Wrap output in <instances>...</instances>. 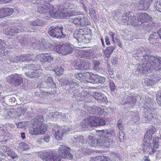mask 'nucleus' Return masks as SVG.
Instances as JSON below:
<instances>
[{
	"mask_svg": "<svg viewBox=\"0 0 161 161\" xmlns=\"http://www.w3.org/2000/svg\"><path fill=\"white\" fill-rule=\"evenodd\" d=\"M37 11L40 14L48 13L51 17L56 18H67L73 15L66 8L63 9L58 6L54 8L53 6L48 3L38 4Z\"/></svg>",
	"mask_w": 161,
	"mask_h": 161,
	"instance_id": "1",
	"label": "nucleus"
},
{
	"mask_svg": "<svg viewBox=\"0 0 161 161\" xmlns=\"http://www.w3.org/2000/svg\"><path fill=\"white\" fill-rule=\"evenodd\" d=\"M43 117L41 115L37 116L32 120L33 127L31 130V133L33 135L43 134L47 128L46 124L42 123L43 121Z\"/></svg>",
	"mask_w": 161,
	"mask_h": 161,
	"instance_id": "2",
	"label": "nucleus"
},
{
	"mask_svg": "<svg viewBox=\"0 0 161 161\" xmlns=\"http://www.w3.org/2000/svg\"><path fill=\"white\" fill-rule=\"evenodd\" d=\"M109 139V141L107 140V142H106V139H98V140H97L95 136H89L86 141L89 145L93 147L102 146L108 148L113 143L112 139L111 138Z\"/></svg>",
	"mask_w": 161,
	"mask_h": 161,
	"instance_id": "3",
	"label": "nucleus"
},
{
	"mask_svg": "<svg viewBox=\"0 0 161 161\" xmlns=\"http://www.w3.org/2000/svg\"><path fill=\"white\" fill-rule=\"evenodd\" d=\"M70 129L67 126H60L56 125L55 127L53 129L52 133L54 135L56 139L59 141L62 139L63 134L70 131Z\"/></svg>",
	"mask_w": 161,
	"mask_h": 161,
	"instance_id": "4",
	"label": "nucleus"
},
{
	"mask_svg": "<svg viewBox=\"0 0 161 161\" xmlns=\"http://www.w3.org/2000/svg\"><path fill=\"white\" fill-rule=\"evenodd\" d=\"M71 23H73L76 26H85L90 25V22L87 17L82 14L71 19Z\"/></svg>",
	"mask_w": 161,
	"mask_h": 161,
	"instance_id": "5",
	"label": "nucleus"
},
{
	"mask_svg": "<svg viewBox=\"0 0 161 161\" xmlns=\"http://www.w3.org/2000/svg\"><path fill=\"white\" fill-rule=\"evenodd\" d=\"M55 49L58 53L63 55L70 54L72 53L73 51L72 47L68 44L57 45Z\"/></svg>",
	"mask_w": 161,
	"mask_h": 161,
	"instance_id": "6",
	"label": "nucleus"
},
{
	"mask_svg": "<svg viewBox=\"0 0 161 161\" xmlns=\"http://www.w3.org/2000/svg\"><path fill=\"white\" fill-rule=\"evenodd\" d=\"M34 56V58L32 59L33 61H36L38 59H42L40 61L42 63L44 64V66L46 67V65H49L52 61L53 60V57H52L50 54H42L35 56L33 54Z\"/></svg>",
	"mask_w": 161,
	"mask_h": 161,
	"instance_id": "7",
	"label": "nucleus"
},
{
	"mask_svg": "<svg viewBox=\"0 0 161 161\" xmlns=\"http://www.w3.org/2000/svg\"><path fill=\"white\" fill-rule=\"evenodd\" d=\"M63 30V27L62 26H52L49 29L48 32L49 34L52 37L60 39L63 37L62 36H64Z\"/></svg>",
	"mask_w": 161,
	"mask_h": 161,
	"instance_id": "8",
	"label": "nucleus"
},
{
	"mask_svg": "<svg viewBox=\"0 0 161 161\" xmlns=\"http://www.w3.org/2000/svg\"><path fill=\"white\" fill-rule=\"evenodd\" d=\"M43 161H60V156L52 151L45 152L42 157Z\"/></svg>",
	"mask_w": 161,
	"mask_h": 161,
	"instance_id": "9",
	"label": "nucleus"
},
{
	"mask_svg": "<svg viewBox=\"0 0 161 161\" xmlns=\"http://www.w3.org/2000/svg\"><path fill=\"white\" fill-rule=\"evenodd\" d=\"M98 135L100 136V139H106L105 142H106L107 140L109 141L111 138L113 142V137L115 136L116 134L113 130H99Z\"/></svg>",
	"mask_w": 161,
	"mask_h": 161,
	"instance_id": "10",
	"label": "nucleus"
},
{
	"mask_svg": "<svg viewBox=\"0 0 161 161\" xmlns=\"http://www.w3.org/2000/svg\"><path fill=\"white\" fill-rule=\"evenodd\" d=\"M88 112L91 114H97L104 116L108 115L107 110L105 107H97L94 106L89 107L88 109Z\"/></svg>",
	"mask_w": 161,
	"mask_h": 161,
	"instance_id": "11",
	"label": "nucleus"
},
{
	"mask_svg": "<svg viewBox=\"0 0 161 161\" xmlns=\"http://www.w3.org/2000/svg\"><path fill=\"white\" fill-rule=\"evenodd\" d=\"M70 148L64 145H61L58 150L61 157L64 158L71 159L73 158V155L70 152Z\"/></svg>",
	"mask_w": 161,
	"mask_h": 161,
	"instance_id": "12",
	"label": "nucleus"
},
{
	"mask_svg": "<svg viewBox=\"0 0 161 161\" xmlns=\"http://www.w3.org/2000/svg\"><path fill=\"white\" fill-rule=\"evenodd\" d=\"M134 15L132 13H125L122 15V22L124 24H130L134 26Z\"/></svg>",
	"mask_w": 161,
	"mask_h": 161,
	"instance_id": "13",
	"label": "nucleus"
},
{
	"mask_svg": "<svg viewBox=\"0 0 161 161\" xmlns=\"http://www.w3.org/2000/svg\"><path fill=\"white\" fill-rule=\"evenodd\" d=\"M136 19L134 18V26L140 25L147 21L148 18V14L146 13H138Z\"/></svg>",
	"mask_w": 161,
	"mask_h": 161,
	"instance_id": "14",
	"label": "nucleus"
},
{
	"mask_svg": "<svg viewBox=\"0 0 161 161\" xmlns=\"http://www.w3.org/2000/svg\"><path fill=\"white\" fill-rule=\"evenodd\" d=\"M152 67L153 71L161 70V58L152 56Z\"/></svg>",
	"mask_w": 161,
	"mask_h": 161,
	"instance_id": "15",
	"label": "nucleus"
},
{
	"mask_svg": "<svg viewBox=\"0 0 161 161\" xmlns=\"http://www.w3.org/2000/svg\"><path fill=\"white\" fill-rule=\"evenodd\" d=\"M26 28H23V27L20 26H17L13 27L12 28H8L6 30V31H7V32H5L6 34L11 36H14V34H17L19 32H25Z\"/></svg>",
	"mask_w": 161,
	"mask_h": 161,
	"instance_id": "16",
	"label": "nucleus"
},
{
	"mask_svg": "<svg viewBox=\"0 0 161 161\" xmlns=\"http://www.w3.org/2000/svg\"><path fill=\"white\" fill-rule=\"evenodd\" d=\"M136 100V97L133 96V94L129 92L126 93L123 99V100L126 103L130 104V107L134 105Z\"/></svg>",
	"mask_w": 161,
	"mask_h": 161,
	"instance_id": "17",
	"label": "nucleus"
},
{
	"mask_svg": "<svg viewBox=\"0 0 161 161\" xmlns=\"http://www.w3.org/2000/svg\"><path fill=\"white\" fill-rule=\"evenodd\" d=\"M51 63L48 65V66L46 67L49 70H52L56 72L58 75L63 74L64 69L63 67H58V66L55 67L53 64H50Z\"/></svg>",
	"mask_w": 161,
	"mask_h": 161,
	"instance_id": "18",
	"label": "nucleus"
},
{
	"mask_svg": "<svg viewBox=\"0 0 161 161\" xmlns=\"http://www.w3.org/2000/svg\"><path fill=\"white\" fill-rule=\"evenodd\" d=\"M151 136V130H147L145 134L143 144L146 146H149L150 145Z\"/></svg>",
	"mask_w": 161,
	"mask_h": 161,
	"instance_id": "19",
	"label": "nucleus"
},
{
	"mask_svg": "<svg viewBox=\"0 0 161 161\" xmlns=\"http://www.w3.org/2000/svg\"><path fill=\"white\" fill-rule=\"evenodd\" d=\"M118 128L120 131H119V140L120 142H122L124 141V133L122 131L124 129V127L120 121H118L117 122Z\"/></svg>",
	"mask_w": 161,
	"mask_h": 161,
	"instance_id": "20",
	"label": "nucleus"
},
{
	"mask_svg": "<svg viewBox=\"0 0 161 161\" xmlns=\"http://www.w3.org/2000/svg\"><path fill=\"white\" fill-rule=\"evenodd\" d=\"M149 4L145 0H141L139 3L138 8L142 10H146L149 7Z\"/></svg>",
	"mask_w": 161,
	"mask_h": 161,
	"instance_id": "21",
	"label": "nucleus"
},
{
	"mask_svg": "<svg viewBox=\"0 0 161 161\" xmlns=\"http://www.w3.org/2000/svg\"><path fill=\"white\" fill-rule=\"evenodd\" d=\"M41 71V70H39L32 71L25 73V75L31 78L38 77L40 75Z\"/></svg>",
	"mask_w": 161,
	"mask_h": 161,
	"instance_id": "22",
	"label": "nucleus"
},
{
	"mask_svg": "<svg viewBox=\"0 0 161 161\" xmlns=\"http://www.w3.org/2000/svg\"><path fill=\"white\" fill-rule=\"evenodd\" d=\"M34 55L32 54L21 55H19L21 62L24 61H30L33 59Z\"/></svg>",
	"mask_w": 161,
	"mask_h": 161,
	"instance_id": "23",
	"label": "nucleus"
},
{
	"mask_svg": "<svg viewBox=\"0 0 161 161\" xmlns=\"http://www.w3.org/2000/svg\"><path fill=\"white\" fill-rule=\"evenodd\" d=\"M90 161H110V159L104 156L91 158Z\"/></svg>",
	"mask_w": 161,
	"mask_h": 161,
	"instance_id": "24",
	"label": "nucleus"
},
{
	"mask_svg": "<svg viewBox=\"0 0 161 161\" xmlns=\"http://www.w3.org/2000/svg\"><path fill=\"white\" fill-rule=\"evenodd\" d=\"M28 24L31 26H41L44 24V22L42 20L37 19L35 20L29 21Z\"/></svg>",
	"mask_w": 161,
	"mask_h": 161,
	"instance_id": "25",
	"label": "nucleus"
},
{
	"mask_svg": "<svg viewBox=\"0 0 161 161\" xmlns=\"http://www.w3.org/2000/svg\"><path fill=\"white\" fill-rule=\"evenodd\" d=\"M23 82V78L21 75L16 74L15 75V76H14V83L15 84V86H19Z\"/></svg>",
	"mask_w": 161,
	"mask_h": 161,
	"instance_id": "26",
	"label": "nucleus"
},
{
	"mask_svg": "<svg viewBox=\"0 0 161 161\" xmlns=\"http://www.w3.org/2000/svg\"><path fill=\"white\" fill-rule=\"evenodd\" d=\"M115 46H110L107 47L104 50V53L105 57L109 58L114 49Z\"/></svg>",
	"mask_w": 161,
	"mask_h": 161,
	"instance_id": "27",
	"label": "nucleus"
},
{
	"mask_svg": "<svg viewBox=\"0 0 161 161\" xmlns=\"http://www.w3.org/2000/svg\"><path fill=\"white\" fill-rule=\"evenodd\" d=\"M89 119L86 118L80 124V125L83 129L82 130H86L89 126H90Z\"/></svg>",
	"mask_w": 161,
	"mask_h": 161,
	"instance_id": "28",
	"label": "nucleus"
},
{
	"mask_svg": "<svg viewBox=\"0 0 161 161\" xmlns=\"http://www.w3.org/2000/svg\"><path fill=\"white\" fill-rule=\"evenodd\" d=\"M136 68L133 70V73L139 75L145 72V68H144L142 65L138 64Z\"/></svg>",
	"mask_w": 161,
	"mask_h": 161,
	"instance_id": "29",
	"label": "nucleus"
},
{
	"mask_svg": "<svg viewBox=\"0 0 161 161\" xmlns=\"http://www.w3.org/2000/svg\"><path fill=\"white\" fill-rule=\"evenodd\" d=\"M89 119L90 122V126L95 127L98 126L99 120L97 117H91Z\"/></svg>",
	"mask_w": 161,
	"mask_h": 161,
	"instance_id": "30",
	"label": "nucleus"
},
{
	"mask_svg": "<svg viewBox=\"0 0 161 161\" xmlns=\"http://www.w3.org/2000/svg\"><path fill=\"white\" fill-rule=\"evenodd\" d=\"M75 69H87V66H83L81 64L80 59H78L75 62Z\"/></svg>",
	"mask_w": 161,
	"mask_h": 161,
	"instance_id": "31",
	"label": "nucleus"
},
{
	"mask_svg": "<svg viewBox=\"0 0 161 161\" xmlns=\"http://www.w3.org/2000/svg\"><path fill=\"white\" fill-rule=\"evenodd\" d=\"M74 138L80 143H84L86 142V138L79 134H75L74 136Z\"/></svg>",
	"mask_w": 161,
	"mask_h": 161,
	"instance_id": "32",
	"label": "nucleus"
},
{
	"mask_svg": "<svg viewBox=\"0 0 161 161\" xmlns=\"http://www.w3.org/2000/svg\"><path fill=\"white\" fill-rule=\"evenodd\" d=\"M66 85L69 87V89H72V90H73V89L74 88H76L77 87L78 83L76 82L73 81H72L69 80L66 83Z\"/></svg>",
	"mask_w": 161,
	"mask_h": 161,
	"instance_id": "33",
	"label": "nucleus"
},
{
	"mask_svg": "<svg viewBox=\"0 0 161 161\" xmlns=\"http://www.w3.org/2000/svg\"><path fill=\"white\" fill-rule=\"evenodd\" d=\"M90 73H83V76L82 77V82H84L85 83H87L88 82L91 83L90 81V80L89 79V78L90 76Z\"/></svg>",
	"mask_w": 161,
	"mask_h": 161,
	"instance_id": "34",
	"label": "nucleus"
},
{
	"mask_svg": "<svg viewBox=\"0 0 161 161\" xmlns=\"http://www.w3.org/2000/svg\"><path fill=\"white\" fill-rule=\"evenodd\" d=\"M150 111L151 110L148 109V112L145 113L144 121L146 123H149L151 121V114L150 113Z\"/></svg>",
	"mask_w": 161,
	"mask_h": 161,
	"instance_id": "35",
	"label": "nucleus"
},
{
	"mask_svg": "<svg viewBox=\"0 0 161 161\" xmlns=\"http://www.w3.org/2000/svg\"><path fill=\"white\" fill-rule=\"evenodd\" d=\"M74 36L78 42H82L83 39L84 38L83 34L78 33L75 32L74 34Z\"/></svg>",
	"mask_w": 161,
	"mask_h": 161,
	"instance_id": "36",
	"label": "nucleus"
},
{
	"mask_svg": "<svg viewBox=\"0 0 161 161\" xmlns=\"http://www.w3.org/2000/svg\"><path fill=\"white\" fill-rule=\"evenodd\" d=\"M17 145L18 147L22 150H25L30 147L29 145L25 143L19 142L17 143Z\"/></svg>",
	"mask_w": 161,
	"mask_h": 161,
	"instance_id": "37",
	"label": "nucleus"
},
{
	"mask_svg": "<svg viewBox=\"0 0 161 161\" xmlns=\"http://www.w3.org/2000/svg\"><path fill=\"white\" fill-rule=\"evenodd\" d=\"M17 111L16 110L13 108L10 109L7 112V114L8 116L12 118L14 117L17 114Z\"/></svg>",
	"mask_w": 161,
	"mask_h": 161,
	"instance_id": "38",
	"label": "nucleus"
},
{
	"mask_svg": "<svg viewBox=\"0 0 161 161\" xmlns=\"http://www.w3.org/2000/svg\"><path fill=\"white\" fill-rule=\"evenodd\" d=\"M131 114L132 115V120H133V121H134L135 122H136L138 121L140 119V117L137 115V112H132L131 113Z\"/></svg>",
	"mask_w": 161,
	"mask_h": 161,
	"instance_id": "39",
	"label": "nucleus"
},
{
	"mask_svg": "<svg viewBox=\"0 0 161 161\" xmlns=\"http://www.w3.org/2000/svg\"><path fill=\"white\" fill-rule=\"evenodd\" d=\"M16 74H14L7 76L6 78L7 81L9 83H14V76H15Z\"/></svg>",
	"mask_w": 161,
	"mask_h": 161,
	"instance_id": "40",
	"label": "nucleus"
},
{
	"mask_svg": "<svg viewBox=\"0 0 161 161\" xmlns=\"http://www.w3.org/2000/svg\"><path fill=\"white\" fill-rule=\"evenodd\" d=\"M6 16L11 15L14 12L13 10L9 8H4Z\"/></svg>",
	"mask_w": 161,
	"mask_h": 161,
	"instance_id": "41",
	"label": "nucleus"
},
{
	"mask_svg": "<svg viewBox=\"0 0 161 161\" xmlns=\"http://www.w3.org/2000/svg\"><path fill=\"white\" fill-rule=\"evenodd\" d=\"M98 76L97 75H94V74H92V77H91L93 79V80H90L91 83H97V81Z\"/></svg>",
	"mask_w": 161,
	"mask_h": 161,
	"instance_id": "42",
	"label": "nucleus"
},
{
	"mask_svg": "<svg viewBox=\"0 0 161 161\" xmlns=\"http://www.w3.org/2000/svg\"><path fill=\"white\" fill-rule=\"evenodd\" d=\"M98 126H103L106 124V121L103 118L98 117Z\"/></svg>",
	"mask_w": 161,
	"mask_h": 161,
	"instance_id": "43",
	"label": "nucleus"
},
{
	"mask_svg": "<svg viewBox=\"0 0 161 161\" xmlns=\"http://www.w3.org/2000/svg\"><path fill=\"white\" fill-rule=\"evenodd\" d=\"M106 99V97L105 95L101 93V95L97 100L98 102L101 103L105 101Z\"/></svg>",
	"mask_w": 161,
	"mask_h": 161,
	"instance_id": "44",
	"label": "nucleus"
},
{
	"mask_svg": "<svg viewBox=\"0 0 161 161\" xmlns=\"http://www.w3.org/2000/svg\"><path fill=\"white\" fill-rule=\"evenodd\" d=\"M109 86L110 90L112 92H114L115 89H116V87L115 86L114 83L113 81H111V80H110Z\"/></svg>",
	"mask_w": 161,
	"mask_h": 161,
	"instance_id": "45",
	"label": "nucleus"
},
{
	"mask_svg": "<svg viewBox=\"0 0 161 161\" xmlns=\"http://www.w3.org/2000/svg\"><path fill=\"white\" fill-rule=\"evenodd\" d=\"M92 53H91L89 51H85V55L84 58H92Z\"/></svg>",
	"mask_w": 161,
	"mask_h": 161,
	"instance_id": "46",
	"label": "nucleus"
},
{
	"mask_svg": "<svg viewBox=\"0 0 161 161\" xmlns=\"http://www.w3.org/2000/svg\"><path fill=\"white\" fill-rule=\"evenodd\" d=\"M85 55V51L83 50H80L78 51L77 53V56L78 57L84 58Z\"/></svg>",
	"mask_w": 161,
	"mask_h": 161,
	"instance_id": "47",
	"label": "nucleus"
},
{
	"mask_svg": "<svg viewBox=\"0 0 161 161\" xmlns=\"http://www.w3.org/2000/svg\"><path fill=\"white\" fill-rule=\"evenodd\" d=\"M93 69L95 70H97L99 69V65H100L99 62L97 60L93 61Z\"/></svg>",
	"mask_w": 161,
	"mask_h": 161,
	"instance_id": "48",
	"label": "nucleus"
},
{
	"mask_svg": "<svg viewBox=\"0 0 161 161\" xmlns=\"http://www.w3.org/2000/svg\"><path fill=\"white\" fill-rule=\"evenodd\" d=\"M89 13L91 17L95 18L96 15L95 11L92 8H90L89 9Z\"/></svg>",
	"mask_w": 161,
	"mask_h": 161,
	"instance_id": "49",
	"label": "nucleus"
},
{
	"mask_svg": "<svg viewBox=\"0 0 161 161\" xmlns=\"http://www.w3.org/2000/svg\"><path fill=\"white\" fill-rule=\"evenodd\" d=\"M83 75V73H80L75 74V76L76 77L77 79L79 80L80 82H82Z\"/></svg>",
	"mask_w": 161,
	"mask_h": 161,
	"instance_id": "50",
	"label": "nucleus"
},
{
	"mask_svg": "<svg viewBox=\"0 0 161 161\" xmlns=\"http://www.w3.org/2000/svg\"><path fill=\"white\" fill-rule=\"evenodd\" d=\"M153 147L152 149V152L154 153L156 151L159 147V144L153 142Z\"/></svg>",
	"mask_w": 161,
	"mask_h": 161,
	"instance_id": "51",
	"label": "nucleus"
},
{
	"mask_svg": "<svg viewBox=\"0 0 161 161\" xmlns=\"http://www.w3.org/2000/svg\"><path fill=\"white\" fill-rule=\"evenodd\" d=\"M60 113L58 112H52L49 114L48 116L50 118H56V116H59Z\"/></svg>",
	"mask_w": 161,
	"mask_h": 161,
	"instance_id": "52",
	"label": "nucleus"
},
{
	"mask_svg": "<svg viewBox=\"0 0 161 161\" xmlns=\"http://www.w3.org/2000/svg\"><path fill=\"white\" fill-rule=\"evenodd\" d=\"M8 155L11 157L13 159L16 158L17 156V155L13 151L8 152Z\"/></svg>",
	"mask_w": 161,
	"mask_h": 161,
	"instance_id": "53",
	"label": "nucleus"
},
{
	"mask_svg": "<svg viewBox=\"0 0 161 161\" xmlns=\"http://www.w3.org/2000/svg\"><path fill=\"white\" fill-rule=\"evenodd\" d=\"M105 81V78L104 77L98 76L97 83H104Z\"/></svg>",
	"mask_w": 161,
	"mask_h": 161,
	"instance_id": "54",
	"label": "nucleus"
},
{
	"mask_svg": "<svg viewBox=\"0 0 161 161\" xmlns=\"http://www.w3.org/2000/svg\"><path fill=\"white\" fill-rule=\"evenodd\" d=\"M19 113L20 114L25 113L26 111V109L25 107H20L19 108Z\"/></svg>",
	"mask_w": 161,
	"mask_h": 161,
	"instance_id": "55",
	"label": "nucleus"
},
{
	"mask_svg": "<svg viewBox=\"0 0 161 161\" xmlns=\"http://www.w3.org/2000/svg\"><path fill=\"white\" fill-rule=\"evenodd\" d=\"M6 16L4 8H1L0 9V18H3Z\"/></svg>",
	"mask_w": 161,
	"mask_h": 161,
	"instance_id": "56",
	"label": "nucleus"
},
{
	"mask_svg": "<svg viewBox=\"0 0 161 161\" xmlns=\"http://www.w3.org/2000/svg\"><path fill=\"white\" fill-rule=\"evenodd\" d=\"M44 80L46 82H48L49 83L52 82L53 81L51 77L47 76H44Z\"/></svg>",
	"mask_w": 161,
	"mask_h": 161,
	"instance_id": "57",
	"label": "nucleus"
},
{
	"mask_svg": "<svg viewBox=\"0 0 161 161\" xmlns=\"http://www.w3.org/2000/svg\"><path fill=\"white\" fill-rule=\"evenodd\" d=\"M19 58H20L19 56H17L14 58L13 59V62L16 63H21V61Z\"/></svg>",
	"mask_w": 161,
	"mask_h": 161,
	"instance_id": "58",
	"label": "nucleus"
},
{
	"mask_svg": "<svg viewBox=\"0 0 161 161\" xmlns=\"http://www.w3.org/2000/svg\"><path fill=\"white\" fill-rule=\"evenodd\" d=\"M42 43L40 42V41H38V42H37V41L35 43H32V46H34V47H40V46H41Z\"/></svg>",
	"mask_w": 161,
	"mask_h": 161,
	"instance_id": "59",
	"label": "nucleus"
},
{
	"mask_svg": "<svg viewBox=\"0 0 161 161\" xmlns=\"http://www.w3.org/2000/svg\"><path fill=\"white\" fill-rule=\"evenodd\" d=\"M87 92H86L84 91L82 92H81V95L82 96H81L82 97H81L79 99L80 100H85L84 98L86 97V96L87 95Z\"/></svg>",
	"mask_w": 161,
	"mask_h": 161,
	"instance_id": "60",
	"label": "nucleus"
},
{
	"mask_svg": "<svg viewBox=\"0 0 161 161\" xmlns=\"http://www.w3.org/2000/svg\"><path fill=\"white\" fill-rule=\"evenodd\" d=\"M1 149H6V154L8 155V153L11 151L10 149L7 147L6 146H3L1 148Z\"/></svg>",
	"mask_w": 161,
	"mask_h": 161,
	"instance_id": "61",
	"label": "nucleus"
},
{
	"mask_svg": "<svg viewBox=\"0 0 161 161\" xmlns=\"http://www.w3.org/2000/svg\"><path fill=\"white\" fill-rule=\"evenodd\" d=\"M159 138L158 136H155L153 139V143L159 144Z\"/></svg>",
	"mask_w": 161,
	"mask_h": 161,
	"instance_id": "62",
	"label": "nucleus"
},
{
	"mask_svg": "<svg viewBox=\"0 0 161 161\" xmlns=\"http://www.w3.org/2000/svg\"><path fill=\"white\" fill-rule=\"evenodd\" d=\"M101 95V93H98L97 92H95L93 94V97L95 99L97 100L98 99L99 97Z\"/></svg>",
	"mask_w": 161,
	"mask_h": 161,
	"instance_id": "63",
	"label": "nucleus"
},
{
	"mask_svg": "<svg viewBox=\"0 0 161 161\" xmlns=\"http://www.w3.org/2000/svg\"><path fill=\"white\" fill-rule=\"evenodd\" d=\"M25 124L22 122L18 123L17 124V126L18 128H23L25 127Z\"/></svg>",
	"mask_w": 161,
	"mask_h": 161,
	"instance_id": "64",
	"label": "nucleus"
}]
</instances>
